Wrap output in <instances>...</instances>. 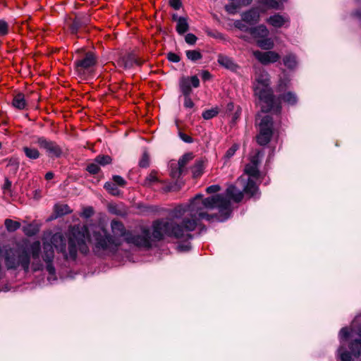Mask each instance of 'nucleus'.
<instances>
[{
	"mask_svg": "<svg viewBox=\"0 0 361 361\" xmlns=\"http://www.w3.org/2000/svg\"><path fill=\"white\" fill-rule=\"evenodd\" d=\"M243 198V192L231 185L224 194L208 197L197 194L189 203L176 206L169 212L170 219H159L153 222L152 234L147 227L142 226L141 234L134 235L126 229L122 222L113 220L111 228L114 237L100 225L93 227L92 237L87 226L77 225L71 228L68 245L61 234L54 235L51 243L66 261L74 262L77 259L78 250L85 255L89 252L87 241L94 244L96 252H114L121 245V241L116 236L123 237L128 244L145 248L151 247L154 241L161 240L164 236L189 240L192 237V231L203 228V220L210 222L214 219L220 221L227 219L232 212L231 200L238 203Z\"/></svg>",
	"mask_w": 361,
	"mask_h": 361,
	"instance_id": "1",
	"label": "nucleus"
},
{
	"mask_svg": "<svg viewBox=\"0 0 361 361\" xmlns=\"http://www.w3.org/2000/svg\"><path fill=\"white\" fill-rule=\"evenodd\" d=\"M359 318L357 317L352 322L350 329L342 328L339 332L341 346L338 350L339 358L342 361H350V353L344 350V345L349 343L351 353L357 356L361 352V326L357 325Z\"/></svg>",
	"mask_w": 361,
	"mask_h": 361,
	"instance_id": "2",
	"label": "nucleus"
},
{
	"mask_svg": "<svg viewBox=\"0 0 361 361\" xmlns=\"http://www.w3.org/2000/svg\"><path fill=\"white\" fill-rule=\"evenodd\" d=\"M254 87L255 94L261 102L262 110L264 112L273 111L276 113L281 111V106L276 103L273 92L269 87V76L265 71H259L256 74Z\"/></svg>",
	"mask_w": 361,
	"mask_h": 361,
	"instance_id": "3",
	"label": "nucleus"
},
{
	"mask_svg": "<svg viewBox=\"0 0 361 361\" xmlns=\"http://www.w3.org/2000/svg\"><path fill=\"white\" fill-rule=\"evenodd\" d=\"M1 257L4 258L7 269H16L20 266L27 272L30 268V255L27 252L19 247L5 246L1 248Z\"/></svg>",
	"mask_w": 361,
	"mask_h": 361,
	"instance_id": "4",
	"label": "nucleus"
},
{
	"mask_svg": "<svg viewBox=\"0 0 361 361\" xmlns=\"http://www.w3.org/2000/svg\"><path fill=\"white\" fill-rule=\"evenodd\" d=\"M97 63V57L93 52L87 51L80 58L75 59V70L81 78H85Z\"/></svg>",
	"mask_w": 361,
	"mask_h": 361,
	"instance_id": "5",
	"label": "nucleus"
},
{
	"mask_svg": "<svg viewBox=\"0 0 361 361\" xmlns=\"http://www.w3.org/2000/svg\"><path fill=\"white\" fill-rule=\"evenodd\" d=\"M273 134V119L269 116H264L259 123V134L257 141L260 145L268 144Z\"/></svg>",
	"mask_w": 361,
	"mask_h": 361,
	"instance_id": "6",
	"label": "nucleus"
},
{
	"mask_svg": "<svg viewBox=\"0 0 361 361\" xmlns=\"http://www.w3.org/2000/svg\"><path fill=\"white\" fill-rule=\"evenodd\" d=\"M37 143L39 146L44 149L48 156L50 157H59L62 154L61 147L56 142L44 137L37 138Z\"/></svg>",
	"mask_w": 361,
	"mask_h": 361,
	"instance_id": "7",
	"label": "nucleus"
},
{
	"mask_svg": "<svg viewBox=\"0 0 361 361\" xmlns=\"http://www.w3.org/2000/svg\"><path fill=\"white\" fill-rule=\"evenodd\" d=\"M54 257V250L52 245L49 243H44L42 259L46 263L47 271L51 275L55 274V268L52 264Z\"/></svg>",
	"mask_w": 361,
	"mask_h": 361,
	"instance_id": "8",
	"label": "nucleus"
},
{
	"mask_svg": "<svg viewBox=\"0 0 361 361\" xmlns=\"http://www.w3.org/2000/svg\"><path fill=\"white\" fill-rule=\"evenodd\" d=\"M254 56L262 64L267 65L277 62L281 56L279 53L270 51L262 52L259 50L253 51Z\"/></svg>",
	"mask_w": 361,
	"mask_h": 361,
	"instance_id": "9",
	"label": "nucleus"
},
{
	"mask_svg": "<svg viewBox=\"0 0 361 361\" xmlns=\"http://www.w3.org/2000/svg\"><path fill=\"white\" fill-rule=\"evenodd\" d=\"M270 25L279 28L281 27H288L290 24V18L287 15L274 14L267 20Z\"/></svg>",
	"mask_w": 361,
	"mask_h": 361,
	"instance_id": "10",
	"label": "nucleus"
},
{
	"mask_svg": "<svg viewBox=\"0 0 361 361\" xmlns=\"http://www.w3.org/2000/svg\"><path fill=\"white\" fill-rule=\"evenodd\" d=\"M261 8H253L242 15L243 21L249 24H254L257 23L260 16Z\"/></svg>",
	"mask_w": 361,
	"mask_h": 361,
	"instance_id": "11",
	"label": "nucleus"
},
{
	"mask_svg": "<svg viewBox=\"0 0 361 361\" xmlns=\"http://www.w3.org/2000/svg\"><path fill=\"white\" fill-rule=\"evenodd\" d=\"M257 180L256 179L248 178L244 187L243 192L250 195V197L258 198L259 196L258 185L256 183Z\"/></svg>",
	"mask_w": 361,
	"mask_h": 361,
	"instance_id": "12",
	"label": "nucleus"
},
{
	"mask_svg": "<svg viewBox=\"0 0 361 361\" xmlns=\"http://www.w3.org/2000/svg\"><path fill=\"white\" fill-rule=\"evenodd\" d=\"M249 33L252 37L257 40L268 37L269 30L265 25H259L255 27H250L249 29Z\"/></svg>",
	"mask_w": 361,
	"mask_h": 361,
	"instance_id": "13",
	"label": "nucleus"
},
{
	"mask_svg": "<svg viewBox=\"0 0 361 361\" xmlns=\"http://www.w3.org/2000/svg\"><path fill=\"white\" fill-rule=\"evenodd\" d=\"M286 0H260L259 4L262 6V12H265L267 9H279L281 6L283 5V2Z\"/></svg>",
	"mask_w": 361,
	"mask_h": 361,
	"instance_id": "14",
	"label": "nucleus"
},
{
	"mask_svg": "<svg viewBox=\"0 0 361 361\" xmlns=\"http://www.w3.org/2000/svg\"><path fill=\"white\" fill-rule=\"evenodd\" d=\"M217 61L221 66L231 71L235 70L238 67L231 58L223 54L218 56Z\"/></svg>",
	"mask_w": 361,
	"mask_h": 361,
	"instance_id": "15",
	"label": "nucleus"
},
{
	"mask_svg": "<svg viewBox=\"0 0 361 361\" xmlns=\"http://www.w3.org/2000/svg\"><path fill=\"white\" fill-rule=\"evenodd\" d=\"M173 19L177 20L176 30L179 35H183L188 30L189 25L186 18H176L175 16H173Z\"/></svg>",
	"mask_w": 361,
	"mask_h": 361,
	"instance_id": "16",
	"label": "nucleus"
},
{
	"mask_svg": "<svg viewBox=\"0 0 361 361\" xmlns=\"http://www.w3.org/2000/svg\"><path fill=\"white\" fill-rule=\"evenodd\" d=\"M22 150L24 152L25 157L29 159L35 160L39 159L40 157V152L36 147L31 146H24L23 147Z\"/></svg>",
	"mask_w": 361,
	"mask_h": 361,
	"instance_id": "17",
	"label": "nucleus"
},
{
	"mask_svg": "<svg viewBox=\"0 0 361 361\" xmlns=\"http://www.w3.org/2000/svg\"><path fill=\"white\" fill-rule=\"evenodd\" d=\"M12 105L17 109H25L27 106V102L24 94L22 93L17 94L13 99Z\"/></svg>",
	"mask_w": 361,
	"mask_h": 361,
	"instance_id": "18",
	"label": "nucleus"
},
{
	"mask_svg": "<svg viewBox=\"0 0 361 361\" xmlns=\"http://www.w3.org/2000/svg\"><path fill=\"white\" fill-rule=\"evenodd\" d=\"M245 172L249 176L248 178L258 180L259 171L258 166L255 165V164H247L245 168Z\"/></svg>",
	"mask_w": 361,
	"mask_h": 361,
	"instance_id": "19",
	"label": "nucleus"
},
{
	"mask_svg": "<svg viewBox=\"0 0 361 361\" xmlns=\"http://www.w3.org/2000/svg\"><path fill=\"white\" fill-rule=\"evenodd\" d=\"M283 64L288 69H294L298 65L295 55L293 54H288L283 59Z\"/></svg>",
	"mask_w": 361,
	"mask_h": 361,
	"instance_id": "20",
	"label": "nucleus"
},
{
	"mask_svg": "<svg viewBox=\"0 0 361 361\" xmlns=\"http://www.w3.org/2000/svg\"><path fill=\"white\" fill-rule=\"evenodd\" d=\"M40 250L41 244L38 240L35 241L30 245L28 250L31 253L34 260H38L39 259Z\"/></svg>",
	"mask_w": 361,
	"mask_h": 361,
	"instance_id": "21",
	"label": "nucleus"
},
{
	"mask_svg": "<svg viewBox=\"0 0 361 361\" xmlns=\"http://www.w3.org/2000/svg\"><path fill=\"white\" fill-rule=\"evenodd\" d=\"M257 44L262 49L271 50L274 47V41L269 37L257 40Z\"/></svg>",
	"mask_w": 361,
	"mask_h": 361,
	"instance_id": "22",
	"label": "nucleus"
},
{
	"mask_svg": "<svg viewBox=\"0 0 361 361\" xmlns=\"http://www.w3.org/2000/svg\"><path fill=\"white\" fill-rule=\"evenodd\" d=\"M180 88L183 94V95H190L192 89L190 87V83L189 80V78H183L180 81Z\"/></svg>",
	"mask_w": 361,
	"mask_h": 361,
	"instance_id": "23",
	"label": "nucleus"
},
{
	"mask_svg": "<svg viewBox=\"0 0 361 361\" xmlns=\"http://www.w3.org/2000/svg\"><path fill=\"white\" fill-rule=\"evenodd\" d=\"M54 212L56 216H60L71 213V210L68 204H56L54 206Z\"/></svg>",
	"mask_w": 361,
	"mask_h": 361,
	"instance_id": "24",
	"label": "nucleus"
},
{
	"mask_svg": "<svg viewBox=\"0 0 361 361\" xmlns=\"http://www.w3.org/2000/svg\"><path fill=\"white\" fill-rule=\"evenodd\" d=\"M183 172H184V170L183 169H180V167L176 163L171 162V164H170V176L173 178H179Z\"/></svg>",
	"mask_w": 361,
	"mask_h": 361,
	"instance_id": "25",
	"label": "nucleus"
},
{
	"mask_svg": "<svg viewBox=\"0 0 361 361\" xmlns=\"http://www.w3.org/2000/svg\"><path fill=\"white\" fill-rule=\"evenodd\" d=\"M194 158L193 154L186 153L183 155L178 160L177 164L185 171V166Z\"/></svg>",
	"mask_w": 361,
	"mask_h": 361,
	"instance_id": "26",
	"label": "nucleus"
},
{
	"mask_svg": "<svg viewBox=\"0 0 361 361\" xmlns=\"http://www.w3.org/2000/svg\"><path fill=\"white\" fill-rule=\"evenodd\" d=\"M104 188L112 195L118 196L121 191L114 182H106Z\"/></svg>",
	"mask_w": 361,
	"mask_h": 361,
	"instance_id": "27",
	"label": "nucleus"
},
{
	"mask_svg": "<svg viewBox=\"0 0 361 361\" xmlns=\"http://www.w3.org/2000/svg\"><path fill=\"white\" fill-rule=\"evenodd\" d=\"M281 99L286 103H287L288 104H290V105L295 104L297 103V101H298L296 95L294 93L291 92H288L286 94H284L281 97Z\"/></svg>",
	"mask_w": 361,
	"mask_h": 361,
	"instance_id": "28",
	"label": "nucleus"
},
{
	"mask_svg": "<svg viewBox=\"0 0 361 361\" xmlns=\"http://www.w3.org/2000/svg\"><path fill=\"white\" fill-rule=\"evenodd\" d=\"M4 224L6 229L10 232L16 231L20 227V224L18 221H16L9 219L5 220Z\"/></svg>",
	"mask_w": 361,
	"mask_h": 361,
	"instance_id": "29",
	"label": "nucleus"
},
{
	"mask_svg": "<svg viewBox=\"0 0 361 361\" xmlns=\"http://www.w3.org/2000/svg\"><path fill=\"white\" fill-rule=\"evenodd\" d=\"M203 171V161L201 160L197 161L192 168V172L194 177L200 176Z\"/></svg>",
	"mask_w": 361,
	"mask_h": 361,
	"instance_id": "30",
	"label": "nucleus"
},
{
	"mask_svg": "<svg viewBox=\"0 0 361 361\" xmlns=\"http://www.w3.org/2000/svg\"><path fill=\"white\" fill-rule=\"evenodd\" d=\"M187 58L192 61H195L202 59V56L199 51L188 50L186 51Z\"/></svg>",
	"mask_w": 361,
	"mask_h": 361,
	"instance_id": "31",
	"label": "nucleus"
},
{
	"mask_svg": "<svg viewBox=\"0 0 361 361\" xmlns=\"http://www.w3.org/2000/svg\"><path fill=\"white\" fill-rule=\"evenodd\" d=\"M158 181L156 171H152L145 178L144 185L145 186H151L154 183Z\"/></svg>",
	"mask_w": 361,
	"mask_h": 361,
	"instance_id": "32",
	"label": "nucleus"
},
{
	"mask_svg": "<svg viewBox=\"0 0 361 361\" xmlns=\"http://www.w3.org/2000/svg\"><path fill=\"white\" fill-rule=\"evenodd\" d=\"M219 113L218 108H212L211 109H208L204 111L202 113V117L205 120L211 119L214 117H215Z\"/></svg>",
	"mask_w": 361,
	"mask_h": 361,
	"instance_id": "33",
	"label": "nucleus"
},
{
	"mask_svg": "<svg viewBox=\"0 0 361 361\" xmlns=\"http://www.w3.org/2000/svg\"><path fill=\"white\" fill-rule=\"evenodd\" d=\"M94 161L97 162L99 165L105 166L111 163V158L109 155H99L94 159Z\"/></svg>",
	"mask_w": 361,
	"mask_h": 361,
	"instance_id": "34",
	"label": "nucleus"
},
{
	"mask_svg": "<svg viewBox=\"0 0 361 361\" xmlns=\"http://www.w3.org/2000/svg\"><path fill=\"white\" fill-rule=\"evenodd\" d=\"M86 169L91 174H97L99 171L100 167L97 162H95L94 160V162L90 163L87 166Z\"/></svg>",
	"mask_w": 361,
	"mask_h": 361,
	"instance_id": "35",
	"label": "nucleus"
},
{
	"mask_svg": "<svg viewBox=\"0 0 361 361\" xmlns=\"http://www.w3.org/2000/svg\"><path fill=\"white\" fill-rule=\"evenodd\" d=\"M239 145L238 144H233L226 152L225 158L229 159L231 158L236 151L238 149Z\"/></svg>",
	"mask_w": 361,
	"mask_h": 361,
	"instance_id": "36",
	"label": "nucleus"
},
{
	"mask_svg": "<svg viewBox=\"0 0 361 361\" xmlns=\"http://www.w3.org/2000/svg\"><path fill=\"white\" fill-rule=\"evenodd\" d=\"M8 33V25L4 20H0V36H5Z\"/></svg>",
	"mask_w": 361,
	"mask_h": 361,
	"instance_id": "37",
	"label": "nucleus"
},
{
	"mask_svg": "<svg viewBox=\"0 0 361 361\" xmlns=\"http://www.w3.org/2000/svg\"><path fill=\"white\" fill-rule=\"evenodd\" d=\"M125 68H130L134 63H137V61L133 59L131 56L123 57L122 59Z\"/></svg>",
	"mask_w": 361,
	"mask_h": 361,
	"instance_id": "38",
	"label": "nucleus"
},
{
	"mask_svg": "<svg viewBox=\"0 0 361 361\" xmlns=\"http://www.w3.org/2000/svg\"><path fill=\"white\" fill-rule=\"evenodd\" d=\"M23 231L25 235L31 236L36 234L37 230L34 226L29 224L23 228Z\"/></svg>",
	"mask_w": 361,
	"mask_h": 361,
	"instance_id": "39",
	"label": "nucleus"
},
{
	"mask_svg": "<svg viewBox=\"0 0 361 361\" xmlns=\"http://www.w3.org/2000/svg\"><path fill=\"white\" fill-rule=\"evenodd\" d=\"M93 214H94L93 208L92 207H87L83 209V210L81 213V216H82L84 218H89V217L92 216L93 215Z\"/></svg>",
	"mask_w": 361,
	"mask_h": 361,
	"instance_id": "40",
	"label": "nucleus"
},
{
	"mask_svg": "<svg viewBox=\"0 0 361 361\" xmlns=\"http://www.w3.org/2000/svg\"><path fill=\"white\" fill-rule=\"evenodd\" d=\"M197 37L192 33H188L185 37V42L190 45L195 44L197 42Z\"/></svg>",
	"mask_w": 361,
	"mask_h": 361,
	"instance_id": "41",
	"label": "nucleus"
},
{
	"mask_svg": "<svg viewBox=\"0 0 361 361\" xmlns=\"http://www.w3.org/2000/svg\"><path fill=\"white\" fill-rule=\"evenodd\" d=\"M244 21L241 20H237L234 23L235 27L238 28L239 30L242 31H248L249 32V27L243 23Z\"/></svg>",
	"mask_w": 361,
	"mask_h": 361,
	"instance_id": "42",
	"label": "nucleus"
},
{
	"mask_svg": "<svg viewBox=\"0 0 361 361\" xmlns=\"http://www.w3.org/2000/svg\"><path fill=\"white\" fill-rule=\"evenodd\" d=\"M113 180L116 185L119 186H124L126 183V180L121 176L117 175L113 176Z\"/></svg>",
	"mask_w": 361,
	"mask_h": 361,
	"instance_id": "43",
	"label": "nucleus"
},
{
	"mask_svg": "<svg viewBox=\"0 0 361 361\" xmlns=\"http://www.w3.org/2000/svg\"><path fill=\"white\" fill-rule=\"evenodd\" d=\"M262 156V154L261 152L258 151L255 153V155H253L250 159V164H255V165L258 166V164L259 162V159Z\"/></svg>",
	"mask_w": 361,
	"mask_h": 361,
	"instance_id": "44",
	"label": "nucleus"
},
{
	"mask_svg": "<svg viewBox=\"0 0 361 361\" xmlns=\"http://www.w3.org/2000/svg\"><path fill=\"white\" fill-rule=\"evenodd\" d=\"M184 106L188 109L192 108L194 103L190 97V95H184Z\"/></svg>",
	"mask_w": 361,
	"mask_h": 361,
	"instance_id": "45",
	"label": "nucleus"
},
{
	"mask_svg": "<svg viewBox=\"0 0 361 361\" xmlns=\"http://www.w3.org/2000/svg\"><path fill=\"white\" fill-rule=\"evenodd\" d=\"M167 59H169V61H170L171 62H174V63H178L180 60L179 56H178L176 54L172 53V52H169L168 54Z\"/></svg>",
	"mask_w": 361,
	"mask_h": 361,
	"instance_id": "46",
	"label": "nucleus"
},
{
	"mask_svg": "<svg viewBox=\"0 0 361 361\" xmlns=\"http://www.w3.org/2000/svg\"><path fill=\"white\" fill-rule=\"evenodd\" d=\"M220 190V187L218 185H212L207 188L206 191L209 194H214Z\"/></svg>",
	"mask_w": 361,
	"mask_h": 361,
	"instance_id": "47",
	"label": "nucleus"
},
{
	"mask_svg": "<svg viewBox=\"0 0 361 361\" xmlns=\"http://www.w3.org/2000/svg\"><path fill=\"white\" fill-rule=\"evenodd\" d=\"M169 4L176 10H178L182 6L180 0H169Z\"/></svg>",
	"mask_w": 361,
	"mask_h": 361,
	"instance_id": "48",
	"label": "nucleus"
},
{
	"mask_svg": "<svg viewBox=\"0 0 361 361\" xmlns=\"http://www.w3.org/2000/svg\"><path fill=\"white\" fill-rule=\"evenodd\" d=\"M190 83L193 87H198L200 86V80L196 75L189 78Z\"/></svg>",
	"mask_w": 361,
	"mask_h": 361,
	"instance_id": "49",
	"label": "nucleus"
},
{
	"mask_svg": "<svg viewBox=\"0 0 361 361\" xmlns=\"http://www.w3.org/2000/svg\"><path fill=\"white\" fill-rule=\"evenodd\" d=\"M179 137H180V139L183 141H184L185 142H187V143H191L193 141L192 138L190 136H189L182 132H179Z\"/></svg>",
	"mask_w": 361,
	"mask_h": 361,
	"instance_id": "50",
	"label": "nucleus"
},
{
	"mask_svg": "<svg viewBox=\"0 0 361 361\" xmlns=\"http://www.w3.org/2000/svg\"><path fill=\"white\" fill-rule=\"evenodd\" d=\"M140 166L146 168L149 166V158L147 154H144L142 159L140 161Z\"/></svg>",
	"mask_w": 361,
	"mask_h": 361,
	"instance_id": "51",
	"label": "nucleus"
},
{
	"mask_svg": "<svg viewBox=\"0 0 361 361\" xmlns=\"http://www.w3.org/2000/svg\"><path fill=\"white\" fill-rule=\"evenodd\" d=\"M201 77L204 81H207L212 78V75L208 71H202L201 73Z\"/></svg>",
	"mask_w": 361,
	"mask_h": 361,
	"instance_id": "52",
	"label": "nucleus"
},
{
	"mask_svg": "<svg viewBox=\"0 0 361 361\" xmlns=\"http://www.w3.org/2000/svg\"><path fill=\"white\" fill-rule=\"evenodd\" d=\"M226 11L229 13L233 14L236 12L237 8L233 4H228L225 6Z\"/></svg>",
	"mask_w": 361,
	"mask_h": 361,
	"instance_id": "53",
	"label": "nucleus"
},
{
	"mask_svg": "<svg viewBox=\"0 0 361 361\" xmlns=\"http://www.w3.org/2000/svg\"><path fill=\"white\" fill-rule=\"evenodd\" d=\"M207 33L208 35H209V36H211L212 37L223 39V35L221 33H220V32L213 33L211 31H207Z\"/></svg>",
	"mask_w": 361,
	"mask_h": 361,
	"instance_id": "54",
	"label": "nucleus"
},
{
	"mask_svg": "<svg viewBox=\"0 0 361 361\" xmlns=\"http://www.w3.org/2000/svg\"><path fill=\"white\" fill-rule=\"evenodd\" d=\"M42 269V264H41L40 262L39 263H35L33 262L32 264V269L34 271H38V270H40Z\"/></svg>",
	"mask_w": 361,
	"mask_h": 361,
	"instance_id": "55",
	"label": "nucleus"
},
{
	"mask_svg": "<svg viewBox=\"0 0 361 361\" xmlns=\"http://www.w3.org/2000/svg\"><path fill=\"white\" fill-rule=\"evenodd\" d=\"M54 175L52 172L49 171V172H47L46 174H45V178L47 180H51L53 178H54Z\"/></svg>",
	"mask_w": 361,
	"mask_h": 361,
	"instance_id": "56",
	"label": "nucleus"
},
{
	"mask_svg": "<svg viewBox=\"0 0 361 361\" xmlns=\"http://www.w3.org/2000/svg\"><path fill=\"white\" fill-rule=\"evenodd\" d=\"M11 186V182L8 179L6 180L5 183L4 185V189H8Z\"/></svg>",
	"mask_w": 361,
	"mask_h": 361,
	"instance_id": "57",
	"label": "nucleus"
},
{
	"mask_svg": "<svg viewBox=\"0 0 361 361\" xmlns=\"http://www.w3.org/2000/svg\"><path fill=\"white\" fill-rule=\"evenodd\" d=\"M234 104L233 102H230L227 104V109L228 111H232L233 109Z\"/></svg>",
	"mask_w": 361,
	"mask_h": 361,
	"instance_id": "58",
	"label": "nucleus"
},
{
	"mask_svg": "<svg viewBox=\"0 0 361 361\" xmlns=\"http://www.w3.org/2000/svg\"><path fill=\"white\" fill-rule=\"evenodd\" d=\"M252 0H242V4L244 5H248L251 3Z\"/></svg>",
	"mask_w": 361,
	"mask_h": 361,
	"instance_id": "59",
	"label": "nucleus"
},
{
	"mask_svg": "<svg viewBox=\"0 0 361 361\" xmlns=\"http://www.w3.org/2000/svg\"><path fill=\"white\" fill-rule=\"evenodd\" d=\"M174 190L173 186H167L165 189V191H171Z\"/></svg>",
	"mask_w": 361,
	"mask_h": 361,
	"instance_id": "60",
	"label": "nucleus"
},
{
	"mask_svg": "<svg viewBox=\"0 0 361 361\" xmlns=\"http://www.w3.org/2000/svg\"><path fill=\"white\" fill-rule=\"evenodd\" d=\"M1 148V142H0V149Z\"/></svg>",
	"mask_w": 361,
	"mask_h": 361,
	"instance_id": "61",
	"label": "nucleus"
},
{
	"mask_svg": "<svg viewBox=\"0 0 361 361\" xmlns=\"http://www.w3.org/2000/svg\"><path fill=\"white\" fill-rule=\"evenodd\" d=\"M240 2H242V0H240Z\"/></svg>",
	"mask_w": 361,
	"mask_h": 361,
	"instance_id": "62",
	"label": "nucleus"
}]
</instances>
